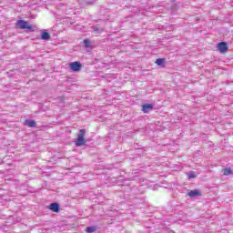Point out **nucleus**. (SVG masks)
<instances>
[{
    "mask_svg": "<svg viewBox=\"0 0 233 233\" xmlns=\"http://www.w3.org/2000/svg\"><path fill=\"white\" fill-rule=\"evenodd\" d=\"M49 210H52V212H59L61 210V207L57 202H53L48 206Z\"/></svg>",
    "mask_w": 233,
    "mask_h": 233,
    "instance_id": "7",
    "label": "nucleus"
},
{
    "mask_svg": "<svg viewBox=\"0 0 233 233\" xmlns=\"http://www.w3.org/2000/svg\"><path fill=\"white\" fill-rule=\"evenodd\" d=\"M25 126L29 127V128H34L35 127V121L30 120V119H25Z\"/></svg>",
    "mask_w": 233,
    "mask_h": 233,
    "instance_id": "10",
    "label": "nucleus"
},
{
    "mask_svg": "<svg viewBox=\"0 0 233 233\" xmlns=\"http://www.w3.org/2000/svg\"><path fill=\"white\" fill-rule=\"evenodd\" d=\"M187 196H188V198H190L191 199H194V198L201 197V192L198 189H194L187 192Z\"/></svg>",
    "mask_w": 233,
    "mask_h": 233,
    "instance_id": "5",
    "label": "nucleus"
},
{
    "mask_svg": "<svg viewBox=\"0 0 233 233\" xmlns=\"http://www.w3.org/2000/svg\"><path fill=\"white\" fill-rule=\"evenodd\" d=\"M156 65H157V66H160L161 68H165L166 66V63L167 61L165 60V58H158L156 60Z\"/></svg>",
    "mask_w": 233,
    "mask_h": 233,
    "instance_id": "9",
    "label": "nucleus"
},
{
    "mask_svg": "<svg viewBox=\"0 0 233 233\" xmlns=\"http://www.w3.org/2000/svg\"><path fill=\"white\" fill-rule=\"evenodd\" d=\"M224 176H232L233 172H232V169L230 167H225L223 170H222Z\"/></svg>",
    "mask_w": 233,
    "mask_h": 233,
    "instance_id": "12",
    "label": "nucleus"
},
{
    "mask_svg": "<svg viewBox=\"0 0 233 233\" xmlns=\"http://www.w3.org/2000/svg\"><path fill=\"white\" fill-rule=\"evenodd\" d=\"M69 68L72 72H79L83 68V65L79 61L72 62L69 64Z\"/></svg>",
    "mask_w": 233,
    "mask_h": 233,
    "instance_id": "3",
    "label": "nucleus"
},
{
    "mask_svg": "<svg viewBox=\"0 0 233 233\" xmlns=\"http://www.w3.org/2000/svg\"><path fill=\"white\" fill-rule=\"evenodd\" d=\"M96 227H87L86 231L87 233H93V232H96Z\"/></svg>",
    "mask_w": 233,
    "mask_h": 233,
    "instance_id": "13",
    "label": "nucleus"
},
{
    "mask_svg": "<svg viewBox=\"0 0 233 233\" xmlns=\"http://www.w3.org/2000/svg\"><path fill=\"white\" fill-rule=\"evenodd\" d=\"M218 49L220 54H225L228 52V44H227V42H219L218 44Z\"/></svg>",
    "mask_w": 233,
    "mask_h": 233,
    "instance_id": "4",
    "label": "nucleus"
},
{
    "mask_svg": "<svg viewBox=\"0 0 233 233\" xmlns=\"http://www.w3.org/2000/svg\"><path fill=\"white\" fill-rule=\"evenodd\" d=\"M187 177H189V179H194V177H196V172L194 171L188 172Z\"/></svg>",
    "mask_w": 233,
    "mask_h": 233,
    "instance_id": "14",
    "label": "nucleus"
},
{
    "mask_svg": "<svg viewBox=\"0 0 233 233\" xmlns=\"http://www.w3.org/2000/svg\"><path fill=\"white\" fill-rule=\"evenodd\" d=\"M41 39L43 41L50 40V33H48V31H46V30H43L42 35H41Z\"/></svg>",
    "mask_w": 233,
    "mask_h": 233,
    "instance_id": "8",
    "label": "nucleus"
},
{
    "mask_svg": "<svg viewBox=\"0 0 233 233\" xmlns=\"http://www.w3.org/2000/svg\"><path fill=\"white\" fill-rule=\"evenodd\" d=\"M154 110V105L153 104H144L142 105V112L144 114H148V112H152Z\"/></svg>",
    "mask_w": 233,
    "mask_h": 233,
    "instance_id": "6",
    "label": "nucleus"
},
{
    "mask_svg": "<svg viewBox=\"0 0 233 233\" xmlns=\"http://www.w3.org/2000/svg\"><path fill=\"white\" fill-rule=\"evenodd\" d=\"M86 134V129L82 128L79 130L76 140L75 141L76 147H83V145H86V139H85Z\"/></svg>",
    "mask_w": 233,
    "mask_h": 233,
    "instance_id": "1",
    "label": "nucleus"
},
{
    "mask_svg": "<svg viewBox=\"0 0 233 233\" xmlns=\"http://www.w3.org/2000/svg\"><path fill=\"white\" fill-rule=\"evenodd\" d=\"M16 25H18L21 30H28V32H35V26L28 24V22L25 20H18L16 22Z\"/></svg>",
    "mask_w": 233,
    "mask_h": 233,
    "instance_id": "2",
    "label": "nucleus"
},
{
    "mask_svg": "<svg viewBox=\"0 0 233 233\" xmlns=\"http://www.w3.org/2000/svg\"><path fill=\"white\" fill-rule=\"evenodd\" d=\"M92 30H93L94 32H96V34H102V32L105 31V29H104L103 27H99V26H97V25L92 26Z\"/></svg>",
    "mask_w": 233,
    "mask_h": 233,
    "instance_id": "11",
    "label": "nucleus"
},
{
    "mask_svg": "<svg viewBox=\"0 0 233 233\" xmlns=\"http://www.w3.org/2000/svg\"><path fill=\"white\" fill-rule=\"evenodd\" d=\"M84 45H85L86 48H90V42L88 39L84 40Z\"/></svg>",
    "mask_w": 233,
    "mask_h": 233,
    "instance_id": "15",
    "label": "nucleus"
}]
</instances>
